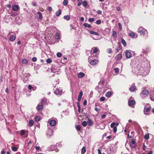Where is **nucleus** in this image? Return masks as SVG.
<instances>
[{
	"instance_id": "f257e3e1",
	"label": "nucleus",
	"mask_w": 154,
	"mask_h": 154,
	"mask_svg": "<svg viewBox=\"0 0 154 154\" xmlns=\"http://www.w3.org/2000/svg\"><path fill=\"white\" fill-rule=\"evenodd\" d=\"M138 31L140 33L141 35H147L148 34L147 30L142 27H140L139 28Z\"/></svg>"
},
{
	"instance_id": "f03ea898",
	"label": "nucleus",
	"mask_w": 154,
	"mask_h": 154,
	"mask_svg": "<svg viewBox=\"0 0 154 154\" xmlns=\"http://www.w3.org/2000/svg\"><path fill=\"white\" fill-rule=\"evenodd\" d=\"M144 70V68L143 66L140 65H138L136 67L135 71L138 73L142 72Z\"/></svg>"
},
{
	"instance_id": "7ed1b4c3",
	"label": "nucleus",
	"mask_w": 154,
	"mask_h": 154,
	"mask_svg": "<svg viewBox=\"0 0 154 154\" xmlns=\"http://www.w3.org/2000/svg\"><path fill=\"white\" fill-rule=\"evenodd\" d=\"M44 102V100H42L40 104H38L37 106L36 107V109L38 111H39L42 110L43 109V104Z\"/></svg>"
},
{
	"instance_id": "20e7f679",
	"label": "nucleus",
	"mask_w": 154,
	"mask_h": 154,
	"mask_svg": "<svg viewBox=\"0 0 154 154\" xmlns=\"http://www.w3.org/2000/svg\"><path fill=\"white\" fill-rule=\"evenodd\" d=\"M151 109V107L147 108H145L144 110V114L146 115H149V112Z\"/></svg>"
},
{
	"instance_id": "39448f33",
	"label": "nucleus",
	"mask_w": 154,
	"mask_h": 154,
	"mask_svg": "<svg viewBox=\"0 0 154 154\" xmlns=\"http://www.w3.org/2000/svg\"><path fill=\"white\" fill-rule=\"evenodd\" d=\"M141 94L144 97H145L149 94V92L147 90L143 89L142 91V92L141 93Z\"/></svg>"
},
{
	"instance_id": "423d86ee",
	"label": "nucleus",
	"mask_w": 154,
	"mask_h": 154,
	"mask_svg": "<svg viewBox=\"0 0 154 154\" xmlns=\"http://www.w3.org/2000/svg\"><path fill=\"white\" fill-rule=\"evenodd\" d=\"M20 8L19 6L17 5H14L12 7V10L14 11H18Z\"/></svg>"
},
{
	"instance_id": "0eeeda50",
	"label": "nucleus",
	"mask_w": 154,
	"mask_h": 154,
	"mask_svg": "<svg viewBox=\"0 0 154 154\" xmlns=\"http://www.w3.org/2000/svg\"><path fill=\"white\" fill-rule=\"evenodd\" d=\"M125 55L126 58H131L132 57L131 52L129 51H126Z\"/></svg>"
},
{
	"instance_id": "6e6552de",
	"label": "nucleus",
	"mask_w": 154,
	"mask_h": 154,
	"mask_svg": "<svg viewBox=\"0 0 154 154\" xmlns=\"http://www.w3.org/2000/svg\"><path fill=\"white\" fill-rule=\"evenodd\" d=\"M56 67L55 66L52 67L51 69V71L52 72L57 74L58 73V69H56Z\"/></svg>"
},
{
	"instance_id": "1a4fd4ad",
	"label": "nucleus",
	"mask_w": 154,
	"mask_h": 154,
	"mask_svg": "<svg viewBox=\"0 0 154 154\" xmlns=\"http://www.w3.org/2000/svg\"><path fill=\"white\" fill-rule=\"evenodd\" d=\"M135 103V101L133 100L129 99L128 101V104L129 106H131Z\"/></svg>"
},
{
	"instance_id": "9d476101",
	"label": "nucleus",
	"mask_w": 154,
	"mask_h": 154,
	"mask_svg": "<svg viewBox=\"0 0 154 154\" xmlns=\"http://www.w3.org/2000/svg\"><path fill=\"white\" fill-rule=\"evenodd\" d=\"M56 121L54 119L51 120L49 122V124L51 126H54L56 124Z\"/></svg>"
},
{
	"instance_id": "9b49d317",
	"label": "nucleus",
	"mask_w": 154,
	"mask_h": 154,
	"mask_svg": "<svg viewBox=\"0 0 154 154\" xmlns=\"http://www.w3.org/2000/svg\"><path fill=\"white\" fill-rule=\"evenodd\" d=\"M137 90V88L136 86L134 85H133L131 87L129 88V90L131 92H134Z\"/></svg>"
},
{
	"instance_id": "f8f14e48",
	"label": "nucleus",
	"mask_w": 154,
	"mask_h": 154,
	"mask_svg": "<svg viewBox=\"0 0 154 154\" xmlns=\"http://www.w3.org/2000/svg\"><path fill=\"white\" fill-rule=\"evenodd\" d=\"M83 92L82 91H81L79 92V94L78 95L77 98L78 100L79 101L81 100L82 97L83 96Z\"/></svg>"
},
{
	"instance_id": "ddd939ff",
	"label": "nucleus",
	"mask_w": 154,
	"mask_h": 154,
	"mask_svg": "<svg viewBox=\"0 0 154 154\" xmlns=\"http://www.w3.org/2000/svg\"><path fill=\"white\" fill-rule=\"evenodd\" d=\"M98 60L97 59H94V60H91L90 63L91 65H94L95 64H97L98 62Z\"/></svg>"
},
{
	"instance_id": "4468645a",
	"label": "nucleus",
	"mask_w": 154,
	"mask_h": 154,
	"mask_svg": "<svg viewBox=\"0 0 154 154\" xmlns=\"http://www.w3.org/2000/svg\"><path fill=\"white\" fill-rule=\"evenodd\" d=\"M62 92V90L60 88H57L55 91L56 94H60Z\"/></svg>"
},
{
	"instance_id": "2eb2a0df",
	"label": "nucleus",
	"mask_w": 154,
	"mask_h": 154,
	"mask_svg": "<svg viewBox=\"0 0 154 154\" xmlns=\"http://www.w3.org/2000/svg\"><path fill=\"white\" fill-rule=\"evenodd\" d=\"M129 35L130 37H131V38H136L137 37V35H136L135 33L133 32H132L129 33Z\"/></svg>"
},
{
	"instance_id": "dca6fc26",
	"label": "nucleus",
	"mask_w": 154,
	"mask_h": 154,
	"mask_svg": "<svg viewBox=\"0 0 154 154\" xmlns=\"http://www.w3.org/2000/svg\"><path fill=\"white\" fill-rule=\"evenodd\" d=\"M85 75V74L84 73L81 72L78 74V77L79 78H81L83 77Z\"/></svg>"
},
{
	"instance_id": "f3484780",
	"label": "nucleus",
	"mask_w": 154,
	"mask_h": 154,
	"mask_svg": "<svg viewBox=\"0 0 154 154\" xmlns=\"http://www.w3.org/2000/svg\"><path fill=\"white\" fill-rule=\"evenodd\" d=\"M16 38V36L12 35L9 38V40L11 42H13L15 40Z\"/></svg>"
},
{
	"instance_id": "a211bd4d",
	"label": "nucleus",
	"mask_w": 154,
	"mask_h": 154,
	"mask_svg": "<svg viewBox=\"0 0 154 154\" xmlns=\"http://www.w3.org/2000/svg\"><path fill=\"white\" fill-rule=\"evenodd\" d=\"M37 14H38L39 19L40 20H42L43 18V17H42V13L41 12L38 11L37 13Z\"/></svg>"
},
{
	"instance_id": "6ab92c4d",
	"label": "nucleus",
	"mask_w": 154,
	"mask_h": 154,
	"mask_svg": "<svg viewBox=\"0 0 154 154\" xmlns=\"http://www.w3.org/2000/svg\"><path fill=\"white\" fill-rule=\"evenodd\" d=\"M34 121L32 120H30L29 121V127L32 126L33 125Z\"/></svg>"
},
{
	"instance_id": "aec40b11",
	"label": "nucleus",
	"mask_w": 154,
	"mask_h": 154,
	"mask_svg": "<svg viewBox=\"0 0 154 154\" xmlns=\"http://www.w3.org/2000/svg\"><path fill=\"white\" fill-rule=\"evenodd\" d=\"M21 62L23 64H26L28 63V61L27 60L24 58L22 60Z\"/></svg>"
},
{
	"instance_id": "412c9836",
	"label": "nucleus",
	"mask_w": 154,
	"mask_h": 154,
	"mask_svg": "<svg viewBox=\"0 0 154 154\" xmlns=\"http://www.w3.org/2000/svg\"><path fill=\"white\" fill-rule=\"evenodd\" d=\"M89 32L90 34H94L95 35H99V34L97 32L93 31H89Z\"/></svg>"
},
{
	"instance_id": "4be33fe9",
	"label": "nucleus",
	"mask_w": 154,
	"mask_h": 154,
	"mask_svg": "<svg viewBox=\"0 0 154 154\" xmlns=\"http://www.w3.org/2000/svg\"><path fill=\"white\" fill-rule=\"evenodd\" d=\"M61 14V10H59L56 12V15L57 16H59Z\"/></svg>"
},
{
	"instance_id": "5701e85b",
	"label": "nucleus",
	"mask_w": 154,
	"mask_h": 154,
	"mask_svg": "<svg viewBox=\"0 0 154 154\" xmlns=\"http://www.w3.org/2000/svg\"><path fill=\"white\" fill-rule=\"evenodd\" d=\"M87 123H88V125L90 126H91L93 124V122L89 119H88Z\"/></svg>"
},
{
	"instance_id": "b1692460",
	"label": "nucleus",
	"mask_w": 154,
	"mask_h": 154,
	"mask_svg": "<svg viewBox=\"0 0 154 154\" xmlns=\"http://www.w3.org/2000/svg\"><path fill=\"white\" fill-rule=\"evenodd\" d=\"M111 94L112 93L110 91H108L106 93L105 96L106 97H109L111 96Z\"/></svg>"
},
{
	"instance_id": "393cba45",
	"label": "nucleus",
	"mask_w": 154,
	"mask_h": 154,
	"mask_svg": "<svg viewBox=\"0 0 154 154\" xmlns=\"http://www.w3.org/2000/svg\"><path fill=\"white\" fill-rule=\"evenodd\" d=\"M86 148L85 147H83L81 150V153L82 154H84L86 152Z\"/></svg>"
},
{
	"instance_id": "a878e982",
	"label": "nucleus",
	"mask_w": 154,
	"mask_h": 154,
	"mask_svg": "<svg viewBox=\"0 0 154 154\" xmlns=\"http://www.w3.org/2000/svg\"><path fill=\"white\" fill-rule=\"evenodd\" d=\"M67 58H61L60 60L61 62L62 63L64 64L66 62V60H67Z\"/></svg>"
},
{
	"instance_id": "bb28decb",
	"label": "nucleus",
	"mask_w": 154,
	"mask_h": 154,
	"mask_svg": "<svg viewBox=\"0 0 154 154\" xmlns=\"http://www.w3.org/2000/svg\"><path fill=\"white\" fill-rule=\"evenodd\" d=\"M63 18L65 20H69L70 19V17L69 16L67 15L64 16L63 17Z\"/></svg>"
},
{
	"instance_id": "cd10ccee",
	"label": "nucleus",
	"mask_w": 154,
	"mask_h": 154,
	"mask_svg": "<svg viewBox=\"0 0 154 154\" xmlns=\"http://www.w3.org/2000/svg\"><path fill=\"white\" fill-rule=\"evenodd\" d=\"M105 83L104 80H101L98 83V84L99 85H103Z\"/></svg>"
},
{
	"instance_id": "c85d7f7f",
	"label": "nucleus",
	"mask_w": 154,
	"mask_h": 154,
	"mask_svg": "<svg viewBox=\"0 0 154 154\" xmlns=\"http://www.w3.org/2000/svg\"><path fill=\"white\" fill-rule=\"evenodd\" d=\"M121 42L122 43L124 46H125L127 44L126 42L124 39L122 38L121 39Z\"/></svg>"
},
{
	"instance_id": "c756f323",
	"label": "nucleus",
	"mask_w": 154,
	"mask_h": 154,
	"mask_svg": "<svg viewBox=\"0 0 154 154\" xmlns=\"http://www.w3.org/2000/svg\"><path fill=\"white\" fill-rule=\"evenodd\" d=\"M41 120V118L40 117L36 116L35 118V120L36 122H38Z\"/></svg>"
},
{
	"instance_id": "7c9ffc66",
	"label": "nucleus",
	"mask_w": 154,
	"mask_h": 154,
	"mask_svg": "<svg viewBox=\"0 0 154 154\" xmlns=\"http://www.w3.org/2000/svg\"><path fill=\"white\" fill-rule=\"evenodd\" d=\"M83 25L85 27L90 28L91 27L90 24L86 23H84Z\"/></svg>"
},
{
	"instance_id": "2f4dec72",
	"label": "nucleus",
	"mask_w": 154,
	"mask_h": 154,
	"mask_svg": "<svg viewBox=\"0 0 154 154\" xmlns=\"http://www.w3.org/2000/svg\"><path fill=\"white\" fill-rule=\"evenodd\" d=\"M81 126L79 125H78L75 128L78 131H80L81 130Z\"/></svg>"
},
{
	"instance_id": "473e14b6",
	"label": "nucleus",
	"mask_w": 154,
	"mask_h": 154,
	"mask_svg": "<svg viewBox=\"0 0 154 154\" xmlns=\"http://www.w3.org/2000/svg\"><path fill=\"white\" fill-rule=\"evenodd\" d=\"M83 5L84 7H86L88 5L87 2L86 1H84L82 2Z\"/></svg>"
},
{
	"instance_id": "72a5a7b5",
	"label": "nucleus",
	"mask_w": 154,
	"mask_h": 154,
	"mask_svg": "<svg viewBox=\"0 0 154 154\" xmlns=\"http://www.w3.org/2000/svg\"><path fill=\"white\" fill-rule=\"evenodd\" d=\"M112 36L114 37H116L117 36V34L116 31H113L112 32Z\"/></svg>"
},
{
	"instance_id": "f704fd0d",
	"label": "nucleus",
	"mask_w": 154,
	"mask_h": 154,
	"mask_svg": "<svg viewBox=\"0 0 154 154\" xmlns=\"http://www.w3.org/2000/svg\"><path fill=\"white\" fill-rule=\"evenodd\" d=\"M98 49L97 47L93 49V53H95L97 52L98 51Z\"/></svg>"
},
{
	"instance_id": "c9c22d12",
	"label": "nucleus",
	"mask_w": 154,
	"mask_h": 154,
	"mask_svg": "<svg viewBox=\"0 0 154 154\" xmlns=\"http://www.w3.org/2000/svg\"><path fill=\"white\" fill-rule=\"evenodd\" d=\"M82 125L84 127H86L87 125V122L86 121H83L82 123Z\"/></svg>"
},
{
	"instance_id": "e433bc0d",
	"label": "nucleus",
	"mask_w": 154,
	"mask_h": 154,
	"mask_svg": "<svg viewBox=\"0 0 154 154\" xmlns=\"http://www.w3.org/2000/svg\"><path fill=\"white\" fill-rule=\"evenodd\" d=\"M149 135L148 134H146L144 136V138L146 140H148L149 139Z\"/></svg>"
},
{
	"instance_id": "4c0bfd02",
	"label": "nucleus",
	"mask_w": 154,
	"mask_h": 154,
	"mask_svg": "<svg viewBox=\"0 0 154 154\" xmlns=\"http://www.w3.org/2000/svg\"><path fill=\"white\" fill-rule=\"evenodd\" d=\"M114 70H115V73L117 74L119 73V70L118 68H115L114 69Z\"/></svg>"
},
{
	"instance_id": "58836bf2",
	"label": "nucleus",
	"mask_w": 154,
	"mask_h": 154,
	"mask_svg": "<svg viewBox=\"0 0 154 154\" xmlns=\"http://www.w3.org/2000/svg\"><path fill=\"white\" fill-rule=\"evenodd\" d=\"M68 4V1L67 0H64L63 2V5L65 6H66Z\"/></svg>"
},
{
	"instance_id": "ea45409f",
	"label": "nucleus",
	"mask_w": 154,
	"mask_h": 154,
	"mask_svg": "<svg viewBox=\"0 0 154 154\" xmlns=\"http://www.w3.org/2000/svg\"><path fill=\"white\" fill-rule=\"evenodd\" d=\"M62 54L60 52H58L57 53V57H62Z\"/></svg>"
},
{
	"instance_id": "a19ab883",
	"label": "nucleus",
	"mask_w": 154,
	"mask_h": 154,
	"mask_svg": "<svg viewBox=\"0 0 154 154\" xmlns=\"http://www.w3.org/2000/svg\"><path fill=\"white\" fill-rule=\"evenodd\" d=\"M18 148L14 146L13 147H12V150L14 152L17 151V150Z\"/></svg>"
},
{
	"instance_id": "79ce46f5",
	"label": "nucleus",
	"mask_w": 154,
	"mask_h": 154,
	"mask_svg": "<svg viewBox=\"0 0 154 154\" xmlns=\"http://www.w3.org/2000/svg\"><path fill=\"white\" fill-rule=\"evenodd\" d=\"M55 38L57 40H58L60 39V35L59 34L57 33L55 35Z\"/></svg>"
},
{
	"instance_id": "37998d69",
	"label": "nucleus",
	"mask_w": 154,
	"mask_h": 154,
	"mask_svg": "<svg viewBox=\"0 0 154 154\" xmlns=\"http://www.w3.org/2000/svg\"><path fill=\"white\" fill-rule=\"evenodd\" d=\"M116 123L115 122L112 123L111 124L110 127L111 128H113L114 127H115Z\"/></svg>"
},
{
	"instance_id": "c03bdc74",
	"label": "nucleus",
	"mask_w": 154,
	"mask_h": 154,
	"mask_svg": "<svg viewBox=\"0 0 154 154\" xmlns=\"http://www.w3.org/2000/svg\"><path fill=\"white\" fill-rule=\"evenodd\" d=\"M113 132L114 133L116 132L117 130V128L116 126L115 127H114L113 128Z\"/></svg>"
},
{
	"instance_id": "a18cd8bd",
	"label": "nucleus",
	"mask_w": 154,
	"mask_h": 154,
	"mask_svg": "<svg viewBox=\"0 0 154 154\" xmlns=\"http://www.w3.org/2000/svg\"><path fill=\"white\" fill-rule=\"evenodd\" d=\"M130 146L131 148H135L137 147V145H132L130 144Z\"/></svg>"
},
{
	"instance_id": "49530a36",
	"label": "nucleus",
	"mask_w": 154,
	"mask_h": 154,
	"mask_svg": "<svg viewBox=\"0 0 154 154\" xmlns=\"http://www.w3.org/2000/svg\"><path fill=\"white\" fill-rule=\"evenodd\" d=\"M96 23L97 24H100L101 23V21L100 20H97V21L96 22Z\"/></svg>"
},
{
	"instance_id": "de8ad7c7",
	"label": "nucleus",
	"mask_w": 154,
	"mask_h": 154,
	"mask_svg": "<svg viewBox=\"0 0 154 154\" xmlns=\"http://www.w3.org/2000/svg\"><path fill=\"white\" fill-rule=\"evenodd\" d=\"M25 134V131L24 130H22L21 131L20 135H23Z\"/></svg>"
},
{
	"instance_id": "09e8293b",
	"label": "nucleus",
	"mask_w": 154,
	"mask_h": 154,
	"mask_svg": "<svg viewBox=\"0 0 154 154\" xmlns=\"http://www.w3.org/2000/svg\"><path fill=\"white\" fill-rule=\"evenodd\" d=\"M120 49V48H119V47H118L116 48L115 49V53H117L119 51V50Z\"/></svg>"
},
{
	"instance_id": "8fccbe9b",
	"label": "nucleus",
	"mask_w": 154,
	"mask_h": 154,
	"mask_svg": "<svg viewBox=\"0 0 154 154\" xmlns=\"http://www.w3.org/2000/svg\"><path fill=\"white\" fill-rule=\"evenodd\" d=\"M94 20V18H90L88 19V21L90 22H93Z\"/></svg>"
},
{
	"instance_id": "3c124183",
	"label": "nucleus",
	"mask_w": 154,
	"mask_h": 154,
	"mask_svg": "<svg viewBox=\"0 0 154 154\" xmlns=\"http://www.w3.org/2000/svg\"><path fill=\"white\" fill-rule=\"evenodd\" d=\"M105 99L106 98L104 97H102L100 98V100L101 101H103L105 100Z\"/></svg>"
},
{
	"instance_id": "603ef678",
	"label": "nucleus",
	"mask_w": 154,
	"mask_h": 154,
	"mask_svg": "<svg viewBox=\"0 0 154 154\" xmlns=\"http://www.w3.org/2000/svg\"><path fill=\"white\" fill-rule=\"evenodd\" d=\"M51 60L50 58H48L46 60V62L48 63H50L51 62Z\"/></svg>"
},
{
	"instance_id": "864d4df0",
	"label": "nucleus",
	"mask_w": 154,
	"mask_h": 154,
	"mask_svg": "<svg viewBox=\"0 0 154 154\" xmlns=\"http://www.w3.org/2000/svg\"><path fill=\"white\" fill-rule=\"evenodd\" d=\"M118 26L119 28L121 30L122 28V24L120 23H119L118 24Z\"/></svg>"
},
{
	"instance_id": "5fc2aeb1",
	"label": "nucleus",
	"mask_w": 154,
	"mask_h": 154,
	"mask_svg": "<svg viewBox=\"0 0 154 154\" xmlns=\"http://www.w3.org/2000/svg\"><path fill=\"white\" fill-rule=\"evenodd\" d=\"M136 141L134 140H132L131 141V143L130 144H132V145H136L135 144Z\"/></svg>"
},
{
	"instance_id": "6e6d98bb",
	"label": "nucleus",
	"mask_w": 154,
	"mask_h": 154,
	"mask_svg": "<svg viewBox=\"0 0 154 154\" xmlns=\"http://www.w3.org/2000/svg\"><path fill=\"white\" fill-rule=\"evenodd\" d=\"M77 107L78 108V109H81V106L79 104V103H77Z\"/></svg>"
},
{
	"instance_id": "4d7b16f0",
	"label": "nucleus",
	"mask_w": 154,
	"mask_h": 154,
	"mask_svg": "<svg viewBox=\"0 0 154 154\" xmlns=\"http://www.w3.org/2000/svg\"><path fill=\"white\" fill-rule=\"evenodd\" d=\"M106 116V115L103 114L101 116V117L102 119H104L105 118Z\"/></svg>"
},
{
	"instance_id": "13d9d810",
	"label": "nucleus",
	"mask_w": 154,
	"mask_h": 154,
	"mask_svg": "<svg viewBox=\"0 0 154 154\" xmlns=\"http://www.w3.org/2000/svg\"><path fill=\"white\" fill-rule=\"evenodd\" d=\"M97 14H101L102 13V11H100V10H98L97 11Z\"/></svg>"
},
{
	"instance_id": "bf43d9fd",
	"label": "nucleus",
	"mask_w": 154,
	"mask_h": 154,
	"mask_svg": "<svg viewBox=\"0 0 154 154\" xmlns=\"http://www.w3.org/2000/svg\"><path fill=\"white\" fill-rule=\"evenodd\" d=\"M48 10L50 12L52 10V8L51 7H48Z\"/></svg>"
},
{
	"instance_id": "052dcab7",
	"label": "nucleus",
	"mask_w": 154,
	"mask_h": 154,
	"mask_svg": "<svg viewBox=\"0 0 154 154\" xmlns=\"http://www.w3.org/2000/svg\"><path fill=\"white\" fill-rule=\"evenodd\" d=\"M87 101L86 100H85L83 102V104L84 105H86L87 104Z\"/></svg>"
},
{
	"instance_id": "680f3d73",
	"label": "nucleus",
	"mask_w": 154,
	"mask_h": 154,
	"mask_svg": "<svg viewBox=\"0 0 154 154\" xmlns=\"http://www.w3.org/2000/svg\"><path fill=\"white\" fill-rule=\"evenodd\" d=\"M40 149V147L39 146H36L35 147V149L37 150H39Z\"/></svg>"
},
{
	"instance_id": "e2e57ef3",
	"label": "nucleus",
	"mask_w": 154,
	"mask_h": 154,
	"mask_svg": "<svg viewBox=\"0 0 154 154\" xmlns=\"http://www.w3.org/2000/svg\"><path fill=\"white\" fill-rule=\"evenodd\" d=\"M32 87L31 85H28V88L29 90H31L32 88Z\"/></svg>"
},
{
	"instance_id": "0e129e2a",
	"label": "nucleus",
	"mask_w": 154,
	"mask_h": 154,
	"mask_svg": "<svg viewBox=\"0 0 154 154\" xmlns=\"http://www.w3.org/2000/svg\"><path fill=\"white\" fill-rule=\"evenodd\" d=\"M112 50L111 49H109L108 50V53L109 54H111L112 53Z\"/></svg>"
},
{
	"instance_id": "69168bd1",
	"label": "nucleus",
	"mask_w": 154,
	"mask_h": 154,
	"mask_svg": "<svg viewBox=\"0 0 154 154\" xmlns=\"http://www.w3.org/2000/svg\"><path fill=\"white\" fill-rule=\"evenodd\" d=\"M7 7L9 8H11V6L10 4H8L7 5Z\"/></svg>"
},
{
	"instance_id": "338daca9",
	"label": "nucleus",
	"mask_w": 154,
	"mask_h": 154,
	"mask_svg": "<svg viewBox=\"0 0 154 154\" xmlns=\"http://www.w3.org/2000/svg\"><path fill=\"white\" fill-rule=\"evenodd\" d=\"M95 110L97 112H98L99 111V110L97 108V107H95Z\"/></svg>"
},
{
	"instance_id": "774afa93",
	"label": "nucleus",
	"mask_w": 154,
	"mask_h": 154,
	"mask_svg": "<svg viewBox=\"0 0 154 154\" xmlns=\"http://www.w3.org/2000/svg\"><path fill=\"white\" fill-rule=\"evenodd\" d=\"M32 4L34 6H35L37 5V4L36 3L34 2L32 3Z\"/></svg>"
}]
</instances>
